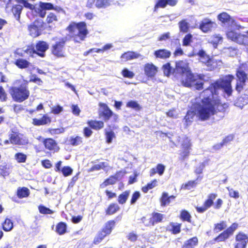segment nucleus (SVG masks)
Here are the masks:
<instances>
[{
    "label": "nucleus",
    "mask_w": 248,
    "mask_h": 248,
    "mask_svg": "<svg viewBox=\"0 0 248 248\" xmlns=\"http://www.w3.org/2000/svg\"><path fill=\"white\" fill-rule=\"evenodd\" d=\"M38 210L40 214L44 215L52 214L54 213L53 210L43 205H39Z\"/></svg>",
    "instance_id": "6e6d98bb"
},
{
    "label": "nucleus",
    "mask_w": 248,
    "mask_h": 248,
    "mask_svg": "<svg viewBox=\"0 0 248 248\" xmlns=\"http://www.w3.org/2000/svg\"><path fill=\"white\" fill-rule=\"evenodd\" d=\"M120 210V207L116 203H111L105 210L106 215L110 216L117 213Z\"/></svg>",
    "instance_id": "72a5a7b5"
},
{
    "label": "nucleus",
    "mask_w": 248,
    "mask_h": 248,
    "mask_svg": "<svg viewBox=\"0 0 248 248\" xmlns=\"http://www.w3.org/2000/svg\"><path fill=\"white\" fill-rule=\"evenodd\" d=\"M39 6L41 9L45 10H51L56 9V8L54 6V5L51 3L49 2H40Z\"/></svg>",
    "instance_id": "5fc2aeb1"
},
{
    "label": "nucleus",
    "mask_w": 248,
    "mask_h": 248,
    "mask_svg": "<svg viewBox=\"0 0 248 248\" xmlns=\"http://www.w3.org/2000/svg\"><path fill=\"white\" fill-rule=\"evenodd\" d=\"M45 22L40 19H35L28 26V31L30 35L33 38L40 35L42 31L45 29Z\"/></svg>",
    "instance_id": "9d476101"
},
{
    "label": "nucleus",
    "mask_w": 248,
    "mask_h": 248,
    "mask_svg": "<svg viewBox=\"0 0 248 248\" xmlns=\"http://www.w3.org/2000/svg\"><path fill=\"white\" fill-rule=\"evenodd\" d=\"M248 103V94H244L243 95L238 97L235 102L236 105L242 108L245 105Z\"/></svg>",
    "instance_id": "c9c22d12"
},
{
    "label": "nucleus",
    "mask_w": 248,
    "mask_h": 248,
    "mask_svg": "<svg viewBox=\"0 0 248 248\" xmlns=\"http://www.w3.org/2000/svg\"><path fill=\"white\" fill-rule=\"evenodd\" d=\"M126 106L127 108H133L136 111H139L141 109V107L136 101L130 100L126 103Z\"/></svg>",
    "instance_id": "8fccbe9b"
},
{
    "label": "nucleus",
    "mask_w": 248,
    "mask_h": 248,
    "mask_svg": "<svg viewBox=\"0 0 248 248\" xmlns=\"http://www.w3.org/2000/svg\"><path fill=\"white\" fill-rule=\"evenodd\" d=\"M238 226L237 223H233L229 227L216 237L214 239V241L217 243L225 242L233 234L234 232L238 228Z\"/></svg>",
    "instance_id": "4468645a"
},
{
    "label": "nucleus",
    "mask_w": 248,
    "mask_h": 248,
    "mask_svg": "<svg viewBox=\"0 0 248 248\" xmlns=\"http://www.w3.org/2000/svg\"><path fill=\"white\" fill-rule=\"evenodd\" d=\"M197 183L196 180L188 181L186 183L183 184L182 188L186 190H190L197 186Z\"/></svg>",
    "instance_id": "603ef678"
},
{
    "label": "nucleus",
    "mask_w": 248,
    "mask_h": 248,
    "mask_svg": "<svg viewBox=\"0 0 248 248\" xmlns=\"http://www.w3.org/2000/svg\"><path fill=\"white\" fill-rule=\"evenodd\" d=\"M98 106L100 107L98 112V116L100 118H102L105 122L108 121L112 116L115 119H117L118 115L114 114L106 104L99 102Z\"/></svg>",
    "instance_id": "9b49d317"
},
{
    "label": "nucleus",
    "mask_w": 248,
    "mask_h": 248,
    "mask_svg": "<svg viewBox=\"0 0 248 248\" xmlns=\"http://www.w3.org/2000/svg\"><path fill=\"white\" fill-rule=\"evenodd\" d=\"M165 170V167L162 164H158L155 168H152L149 171L150 176H153L156 173H158L159 175H162Z\"/></svg>",
    "instance_id": "473e14b6"
},
{
    "label": "nucleus",
    "mask_w": 248,
    "mask_h": 248,
    "mask_svg": "<svg viewBox=\"0 0 248 248\" xmlns=\"http://www.w3.org/2000/svg\"><path fill=\"white\" fill-rule=\"evenodd\" d=\"M16 4H12L9 1L6 5V10H10L18 21H19L20 15L23 7L33 11L35 9V5L29 3L27 0H15Z\"/></svg>",
    "instance_id": "20e7f679"
},
{
    "label": "nucleus",
    "mask_w": 248,
    "mask_h": 248,
    "mask_svg": "<svg viewBox=\"0 0 248 248\" xmlns=\"http://www.w3.org/2000/svg\"><path fill=\"white\" fill-rule=\"evenodd\" d=\"M248 66L246 63H240L236 71L235 75L237 78L235 90L239 93L244 89L246 81L248 80Z\"/></svg>",
    "instance_id": "423d86ee"
},
{
    "label": "nucleus",
    "mask_w": 248,
    "mask_h": 248,
    "mask_svg": "<svg viewBox=\"0 0 248 248\" xmlns=\"http://www.w3.org/2000/svg\"><path fill=\"white\" fill-rule=\"evenodd\" d=\"M217 196V194L215 193L209 194L207 195V199L204 202L202 206L195 207L197 212L200 214L203 213L212 206H213L215 209H219L221 207L223 202L221 199L218 198L214 203V201Z\"/></svg>",
    "instance_id": "39448f33"
},
{
    "label": "nucleus",
    "mask_w": 248,
    "mask_h": 248,
    "mask_svg": "<svg viewBox=\"0 0 248 248\" xmlns=\"http://www.w3.org/2000/svg\"><path fill=\"white\" fill-rule=\"evenodd\" d=\"M202 62L207 67L208 71H212L216 68L215 62L209 57L205 61H202Z\"/></svg>",
    "instance_id": "49530a36"
},
{
    "label": "nucleus",
    "mask_w": 248,
    "mask_h": 248,
    "mask_svg": "<svg viewBox=\"0 0 248 248\" xmlns=\"http://www.w3.org/2000/svg\"><path fill=\"white\" fill-rule=\"evenodd\" d=\"M66 39L61 38L52 44L50 46L51 54L57 58L65 57Z\"/></svg>",
    "instance_id": "6e6552de"
},
{
    "label": "nucleus",
    "mask_w": 248,
    "mask_h": 248,
    "mask_svg": "<svg viewBox=\"0 0 248 248\" xmlns=\"http://www.w3.org/2000/svg\"><path fill=\"white\" fill-rule=\"evenodd\" d=\"M90 126L84 127L83 129V134L86 138H90L93 134V131Z\"/></svg>",
    "instance_id": "680f3d73"
},
{
    "label": "nucleus",
    "mask_w": 248,
    "mask_h": 248,
    "mask_svg": "<svg viewBox=\"0 0 248 248\" xmlns=\"http://www.w3.org/2000/svg\"><path fill=\"white\" fill-rule=\"evenodd\" d=\"M236 244L238 245H242V246L246 247L248 243V236L247 234L239 232L235 236Z\"/></svg>",
    "instance_id": "7c9ffc66"
},
{
    "label": "nucleus",
    "mask_w": 248,
    "mask_h": 248,
    "mask_svg": "<svg viewBox=\"0 0 248 248\" xmlns=\"http://www.w3.org/2000/svg\"><path fill=\"white\" fill-rule=\"evenodd\" d=\"M246 34L237 33L233 31L227 32V35L228 38L236 43L248 46V30L246 32Z\"/></svg>",
    "instance_id": "ddd939ff"
},
{
    "label": "nucleus",
    "mask_w": 248,
    "mask_h": 248,
    "mask_svg": "<svg viewBox=\"0 0 248 248\" xmlns=\"http://www.w3.org/2000/svg\"><path fill=\"white\" fill-rule=\"evenodd\" d=\"M175 198L176 197L174 195L169 196L167 192H163L159 199L160 205L162 207L166 206L170 202L171 200H174Z\"/></svg>",
    "instance_id": "c85d7f7f"
},
{
    "label": "nucleus",
    "mask_w": 248,
    "mask_h": 248,
    "mask_svg": "<svg viewBox=\"0 0 248 248\" xmlns=\"http://www.w3.org/2000/svg\"><path fill=\"white\" fill-rule=\"evenodd\" d=\"M168 4L167 3L166 0H158L155 5L154 11H157L158 8H164Z\"/></svg>",
    "instance_id": "13d9d810"
},
{
    "label": "nucleus",
    "mask_w": 248,
    "mask_h": 248,
    "mask_svg": "<svg viewBox=\"0 0 248 248\" xmlns=\"http://www.w3.org/2000/svg\"><path fill=\"white\" fill-rule=\"evenodd\" d=\"M199 240L197 236H194L186 240L181 248H195L198 245Z\"/></svg>",
    "instance_id": "bb28decb"
},
{
    "label": "nucleus",
    "mask_w": 248,
    "mask_h": 248,
    "mask_svg": "<svg viewBox=\"0 0 248 248\" xmlns=\"http://www.w3.org/2000/svg\"><path fill=\"white\" fill-rule=\"evenodd\" d=\"M174 70L175 76H176L177 74H179L182 76H184V74L190 71L188 68V64L183 61L176 62Z\"/></svg>",
    "instance_id": "aec40b11"
},
{
    "label": "nucleus",
    "mask_w": 248,
    "mask_h": 248,
    "mask_svg": "<svg viewBox=\"0 0 248 248\" xmlns=\"http://www.w3.org/2000/svg\"><path fill=\"white\" fill-rule=\"evenodd\" d=\"M87 124L93 130L99 131L104 127V123L103 121L96 120H89L87 121Z\"/></svg>",
    "instance_id": "b1692460"
},
{
    "label": "nucleus",
    "mask_w": 248,
    "mask_h": 248,
    "mask_svg": "<svg viewBox=\"0 0 248 248\" xmlns=\"http://www.w3.org/2000/svg\"><path fill=\"white\" fill-rule=\"evenodd\" d=\"M120 173V171H117L114 175L109 176L100 185V188H104L109 185H114L118 180V175Z\"/></svg>",
    "instance_id": "412c9836"
},
{
    "label": "nucleus",
    "mask_w": 248,
    "mask_h": 248,
    "mask_svg": "<svg viewBox=\"0 0 248 248\" xmlns=\"http://www.w3.org/2000/svg\"><path fill=\"white\" fill-rule=\"evenodd\" d=\"M130 194L129 190H125L120 194L118 198L117 201L119 203L123 204L126 202Z\"/></svg>",
    "instance_id": "37998d69"
},
{
    "label": "nucleus",
    "mask_w": 248,
    "mask_h": 248,
    "mask_svg": "<svg viewBox=\"0 0 248 248\" xmlns=\"http://www.w3.org/2000/svg\"><path fill=\"white\" fill-rule=\"evenodd\" d=\"M171 52L170 50L165 48L157 49L154 52V55L156 59L163 60L169 58L171 56Z\"/></svg>",
    "instance_id": "5701e85b"
},
{
    "label": "nucleus",
    "mask_w": 248,
    "mask_h": 248,
    "mask_svg": "<svg viewBox=\"0 0 248 248\" xmlns=\"http://www.w3.org/2000/svg\"><path fill=\"white\" fill-rule=\"evenodd\" d=\"M162 69L164 75L167 77H169L171 74H173L175 76L174 68H172L170 62H167L164 64L162 66Z\"/></svg>",
    "instance_id": "e433bc0d"
},
{
    "label": "nucleus",
    "mask_w": 248,
    "mask_h": 248,
    "mask_svg": "<svg viewBox=\"0 0 248 248\" xmlns=\"http://www.w3.org/2000/svg\"><path fill=\"white\" fill-rule=\"evenodd\" d=\"M182 224L177 222H170L169 223L167 231L171 234L176 235L179 234L181 231Z\"/></svg>",
    "instance_id": "cd10ccee"
},
{
    "label": "nucleus",
    "mask_w": 248,
    "mask_h": 248,
    "mask_svg": "<svg viewBox=\"0 0 248 248\" xmlns=\"http://www.w3.org/2000/svg\"><path fill=\"white\" fill-rule=\"evenodd\" d=\"M42 143L45 149L51 153H57L60 150L58 143L53 138L44 139Z\"/></svg>",
    "instance_id": "2eb2a0df"
},
{
    "label": "nucleus",
    "mask_w": 248,
    "mask_h": 248,
    "mask_svg": "<svg viewBox=\"0 0 248 248\" xmlns=\"http://www.w3.org/2000/svg\"><path fill=\"white\" fill-rule=\"evenodd\" d=\"M157 183V181L156 179H154L146 185L142 186L141 189L143 193H146L150 189H153L156 186Z\"/></svg>",
    "instance_id": "c03bdc74"
},
{
    "label": "nucleus",
    "mask_w": 248,
    "mask_h": 248,
    "mask_svg": "<svg viewBox=\"0 0 248 248\" xmlns=\"http://www.w3.org/2000/svg\"><path fill=\"white\" fill-rule=\"evenodd\" d=\"M121 74L124 78L129 79H132L135 77V73L126 68H124L122 70Z\"/></svg>",
    "instance_id": "3c124183"
},
{
    "label": "nucleus",
    "mask_w": 248,
    "mask_h": 248,
    "mask_svg": "<svg viewBox=\"0 0 248 248\" xmlns=\"http://www.w3.org/2000/svg\"><path fill=\"white\" fill-rule=\"evenodd\" d=\"M66 30L69 33L70 38L75 43H80L85 40L89 31L85 22H71Z\"/></svg>",
    "instance_id": "7ed1b4c3"
},
{
    "label": "nucleus",
    "mask_w": 248,
    "mask_h": 248,
    "mask_svg": "<svg viewBox=\"0 0 248 248\" xmlns=\"http://www.w3.org/2000/svg\"><path fill=\"white\" fill-rule=\"evenodd\" d=\"M36 49V55L41 58L46 56V52L49 48V45L47 42L44 41H38L35 46Z\"/></svg>",
    "instance_id": "6ab92c4d"
},
{
    "label": "nucleus",
    "mask_w": 248,
    "mask_h": 248,
    "mask_svg": "<svg viewBox=\"0 0 248 248\" xmlns=\"http://www.w3.org/2000/svg\"><path fill=\"white\" fill-rule=\"evenodd\" d=\"M193 36L190 33L186 34L183 39L182 45L183 46H188L192 42Z\"/></svg>",
    "instance_id": "4d7b16f0"
},
{
    "label": "nucleus",
    "mask_w": 248,
    "mask_h": 248,
    "mask_svg": "<svg viewBox=\"0 0 248 248\" xmlns=\"http://www.w3.org/2000/svg\"><path fill=\"white\" fill-rule=\"evenodd\" d=\"M20 134L16 132H13V133L9 135V139L11 143L17 145H26L29 143V140L26 137H20Z\"/></svg>",
    "instance_id": "dca6fc26"
},
{
    "label": "nucleus",
    "mask_w": 248,
    "mask_h": 248,
    "mask_svg": "<svg viewBox=\"0 0 248 248\" xmlns=\"http://www.w3.org/2000/svg\"><path fill=\"white\" fill-rule=\"evenodd\" d=\"M180 31L183 33H186L189 30V24L186 19H183L178 23Z\"/></svg>",
    "instance_id": "ea45409f"
},
{
    "label": "nucleus",
    "mask_w": 248,
    "mask_h": 248,
    "mask_svg": "<svg viewBox=\"0 0 248 248\" xmlns=\"http://www.w3.org/2000/svg\"><path fill=\"white\" fill-rule=\"evenodd\" d=\"M180 218L183 221L191 222V216L186 210H182L180 214Z\"/></svg>",
    "instance_id": "79ce46f5"
},
{
    "label": "nucleus",
    "mask_w": 248,
    "mask_h": 248,
    "mask_svg": "<svg viewBox=\"0 0 248 248\" xmlns=\"http://www.w3.org/2000/svg\"><path fill=\"white\" fill-rule=\"evenodd\" d=\"M7 94L2 86H0V100L1 102H5L7 100Z\"/></svg>",
    "instance_id": "0e129e2a"
},
{
    "label": "nucleus",
    "mask_w": 248,
    "mask_h": 248,
    "mask_svg": "<svg viewBox=\"0 0 248 248\" xmlns=\"http://www.w3.org/2000/svg\"><path fill=\"white\" fill-rule=\"evenodd\" d=\"M69 144L73 146H76L83 143V138L79 136L71 137L69 140Z\"/></svg>",
    "instance_id": "4c0bfd02"
},
{
    "label": "nucleus",
    "mask_w": 248,
    "mask_h": 248,
    "mask_svg": "<svg viewBox=\"0 0 248 248\" xmlns=\"http://www.w3.org/2000/svg\"><path fill=\"white\" fill-rule=\"evenodd\" d=\"M29 189L25 186L18 187L17 188L16 195L19 199H23L28 197L30 195Z\"/></svg>",
    "instance_id": "2f4dec72"
},
{
    "label": "nucleus",
    "mask_w": 248,
    "mask_h": 248,
    "mask_svg": "<svg viewBox=\"0 0 248 248\" xmlns=\"http://www.w3.org/2000/svg\"><path fill=\"white\" fill-rule=\"evenodd\" d=\"M14 64L20 69H25L29 67L30 65V62L25 59H18L16 60Z\"/></svg>",
    "instance_id": "58836bf2"
},
{
    "label": "nucleus",
    "mask_w": 248,
    "mask_h": 248,
    "mask_svg": "<svg viewBox=\"0 0 248 248\" xmlns=\"http://www.w3.org/2000/svg\"><path fill=\"white\" fill-rule=\"evenodd\" d=\"M184 76L185 78L181 79L182 85L186 87H193L194 82L197 81L196 77L190 71L184 74Z\"/></svg>",
    "instance_id": "a211bd4d"
},
{
    "label": "nucleus",
    "mask_w": 248,
    "mask_h": 248,
    "mask_svg": "<svg viewBox=\"0 0 248 248\" xmlns=\"http://www.w3.org/2000/svg\"><path fill=\"white\" fill-rule=\"evenodd\" d=\"M51 122V118L46 114H44L41 119H38L37 118H33L32 119V124L34 125L40 126L46 125L47 124L50 123Z\"/></svg>",
    "instance_id": "c756f323"
},
{
    "label": "nucleus",
    "mask_w": 248,
    "mask_h": 248,
    "mask_svg": "<svg viewBox=\"0 0 248 248\" xmlns=\"http://www.w3.org/2000/svg\"><path fill=\"white\" fill-rule=\"evenodd\" d=\"M59 21V17L56 13L49 12L46 16V22L49 28L55 26Z\"/></svg>",
    "instance_id": "393cba45"
},
{
    "label": "nucleus",
    "mask_w": 248,
    "mask_h": 248,
    "mask_svg": "<svg viewBox=\"0 0 248 248\" xmlns=\"http://www.w3.org/2000/svg\"><path fill=\"white\" fill-rule=\"evenodd\" d=\"M233 78V75H228L225 79L216 80L203 90L200 94V102L194 105V111H187L185 116L186 122H191L195 115L199 120L205 121L218 112H225L229 107L228 104L222 103L219 97L214 98V96L218 95L220 89L224 90L228 96H231L232 92L231 83Z\"/></svg>",
    "instance_id": "f257e3e1"
},
{
    "label": "nucleus",
    "mask_w": 248,
    "mask_h": 248,
    "mask_svg": "<svg viewBox=\"0 0 248 248\" xmlns=\"http://www.w3.org/2000/svg\"><path fill=\"white\" fill-rule=\"evenodd\" d=\"M113 0H96V7L98 8H105L110 4Z\"/></svg>",
    "instance_id": "864d4df0"
},
{
    "label": "nucleus",
    "mask_w": 248,
    "mask_h": 248,
    "mask_svg": "<svg viewBox=\"0 0 248 248\" xmlns=\"http://www.w3.org/2000/svg\"><path fill=\"white\" fill-rule=\"evenodd\" d=\"M216 26L214 21L208 18H203L200 23L199 28L204 33L210 31Z\"/></svg>",
    "instance_id": "f3484780"
},
{
    "label": "nucleus",
    "mask_w": 248,
    "mask_h": 248,
    "mask_svg": "<svg viewBox=\"0 0 248 248\" xmlns=\"http://www.w3.org/2000/svg\"><path fill=\"white\" fill-rule=\"evenodd\" d=\"M145 75L148 78L154 77L157 71V67L152 63H147L143 67Z\"/></svg>",
    "instance_id": "4be33fe9"
},
{
    "label": "nucleus",
    "mask_w": 248,
    "mask_h": 248,
    "mask_svg": "<svg viewBox=\"0 0 248 248\" xmlns=\"http://www.w3.org/2000/svg\"><path fill=\"white\" fill-rule=\"evenodd\" d=\"M140 55L135 51H128L122 54L120 57L122 61L127 62L133 59L139 58Z\"/></svg>",
    "instance_id": "a878e982"
},
{
    "label": "nucleus",
    "mask_w": 248,
    "mask_h": 248,
    "mask_svg": "<svg viewBox=\"0 0 248 248\" xmlns=\"http://www.w3.org/2000/svg\"><path fill=\"white\" fill-rule=\"evenodd\" d=\"M140 194L139 191H135L131 197V199L130 200V204H134L137 202L138 199L140 197Z\"/></svg>",
    "instance_id": "69168bd1"
},
{
    "label": "nucleus",
    "mask_w": 248,
    "mask_h": 248,
    "mask_svg": "<svg viewBox=\"0 0 248 248\" xmlns=\"http://www.w3.org/2000/svg\"><path fill=\"white\" fill-rule=\"evenodd\" d=\"M217 19L223 24L228 23L230 22L231 16L226 12H222L217 16Z\"/></svg>",
    "instance_id": "a19ab883"
},
{
    "label": "nucleus",
    "mask_w": 248,
    "mask_h": 248,
    "mask_svg": "<svg viewBox=\"0 0 248 248\" xmlns=\"http://www.w3.org/2000/svg\"><path fill=\"white\" fill-rule=\"evenodd\" d=\"M29 81L16 79L14 84H19L18 86H12L9 89V93L12 99L18 103H21L27 100L30 96V91L28 87Z\"/></svg>",
    "instance_id": "f03ea898"
},
{
    "label": "nucleus",
    "mask_w": 248,
    "mask_h": 248,
    "mask_svg": "<svg viewBox=\"0 0 248 248\" xmlns=\"http://www.w3.org/2000/svg\"><path fill=\"white\" fill-rule=\"evenodd\" d=\"M191 146L192 144L190 140L188 137H185L181 145V150L179 153V160L180 161L183 162L188 158L190 155Z\"/></svg>",
    "instance_id": "f8f14e48"
},
{
    "label": "nucleus",
    "mask_w": 248,
    "mask_h": 248,
    "mask_svg": "<svg viewBox=\"0 0 248 248\" xmlns=\"http://www.w3.org/2000/svg\"><path fill=\"white\" fill-rule=\"evenodd\" d=\"M116 225V221L114 220L108 221L102 228L97 233L94 237L93 243L95 245L99 244L107 236L109 235Z\"/></svg>",
    "instance_id": "0eeeda50"
},
{
    "label": "nucleus",
    "mask_w": 248,
    "mask_h": 248,
    "mask_svg": "<svg viewBox=\"0 0 248 248\" xmlns=\"http://www.w3.org/2000/svg\"><path fill=\"white\" fill-rule=\"evenodd\" d=\"M227 227L226 222L225 221H221L214 224L213 230L215 232H218L223 230Z\"/></svg>",
    "instance_id": "09e8293b"
},
{
    "label": "nucleus",
    "mask_w": 248,
    "mask_h": 248,
    "mask_svg": "<svg viewBox=\"0 0 248 248\" xmlns=\"http://www.w3.org/2000/svg\"><path fill=\"white\" fill-rule=\"evenodd\" d=\"M229 191V195L231 198L237 199L239 197V192L237 191L234 190L232 188H227Z\"/></svg>",
    "instance_id": "338daca9"
},
{
    "label": "nucleus",
    "mask_w": 248,
    "mask_h": 248,
    "mask_svg": "<svg viewBox=\"0 0 248 248\" xmlns=\"http://www.w3.org/2000/svg\"><path fill=\"white\" fill-rule=\"evenodd\" d=\"M106 142L110 143L112 142L113 138H115V134L112 130L106 131L105 132Z\"/></svg>",
    "instance_id": "052dcab7"
},
{
    "label": "nucleus",
    "mask_w": 248,
    "mask_h": 248,
    "mask_svg": "<svg viewBox=\"0 0 248 248\" xmlns=\"http://www.w3.org/2000/svg\"><path fill=\"white\" fill-rule=\"evenodd\" d=\"M13 228V223L12 220L8 218H5L2 224V228L5 232L10 231Z\"/></svg>",
    "instance_id": "a18cd8bd"
},
{
    "label": "nucleus",
    "mask_w": 248,
    "mask_h": 248,
    "mask_svg": "<svg viewBox=\"0 0 248 248\" xmlns=\"http://www.w3.org/2000/svg\"><path fill=\"white\" fill-rule=\"evenodd\" d=\"M14 157L18 163H25L27 159V155L20 152L15 154Z\"/></svg>",
    "instance_id": "de8ad7c7"
},
{
    "label": "nucleus",
    "mask_w": 248,
    "mask_h": 248,
    "mask_svg": "<svg viewBox=\"0 0 248 248\" xmlns=\"http://www.w3.org/2000/svg\"><path fill=\"white\" fill-rule=\"evenodd\" d=\"M9 169L7 166L3 165L0 166V174L3 177L7 176L9 175Z\"/></svg>",
    "instance_id": "e2e57ef3"
},
{
    "label": "nucleus",
    "mask_w": 248,
    "mask_h": 248,
    "mask_svg": "<svg viewBox=\"0 0 248 248\" xmlns=\"http://www.w3.org/2000/svg\"><path fill=\"white\" fill-rule=\"evenodd\" d=\"M126 237L128 240L131 242H134L137 240L138 235L134 232H130L128 234Z\"/></svg>",
    "instance_id": "774afa93"
},
{
    "label": "nucleus",
    "mask_w": 248,
    "mask_h": 248,
    "mask_svg": "<svg viewBox=\"0 0 248 248\" xmlns=\"http://www.w3.org/2000/svg\"><path fill=\"white\" fill-rule=\"evenodd\" d=\"M61 171L64 177H67L72 174L73 169L68 166H65L62 168Z\"/></svg>",
    "instance_id": "bf43d9fd"
},
{
    "label": "nucleus",
    "mask_w": 248,
    "mask_h": 248,
    "mask_svg": "<svg viewBox=\"0 0 248 248\" xmlns=\"http://www.w3.org/2000/svg\"><path fill=\"white\" fill-rule=\"evenodd\" d=\"M67 224L64 222H60L56 226L55 232L60 235H63L67 232Z\"/></svg>",
    "instance_id": "f704fd0d"
},
{
    "label": "nucleus",
    "mask_w": 248,
    "mask_h": 248,
    "mask_svg": "<svg viewBox=\"0 0 248 248\" xmlns=\"http://www.w3.org/2000/svg\"><path fill=\"white\" fill-rule=\"evenodd\" d=\"M165 215L160 213L154 211L150 215L149 218L143 217L141 218L142 222L146 227H150L162 223L164 221Z\"/></svg>",
    "instance_id": "1a4fd4ad"
}]
</instances>
